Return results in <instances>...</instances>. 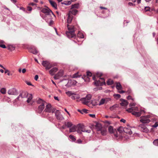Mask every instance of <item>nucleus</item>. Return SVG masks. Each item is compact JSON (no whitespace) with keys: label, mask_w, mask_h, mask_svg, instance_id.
I'll list each match as a JSON object with an SVG mask.
<instances>
[{"label":"nucleus","mask_w":158,"mask_h":158,"mask_svg":"<svg viewBox=\"0 0 158 158\" xmlns=\"http://www.w3.org/2000/svg\"><path fill=\"white\" fill-rule=\"evenodd\" d=\"M67 27L68 31H66V34L69 38H74L76 37V35L75 34V31L74 29V26H70L67 24Z\"/></svg>","instance_id":"f257e3e1"},{"label":"nucleus","mask_w":158,"mask_h":158,"mask_svg":"<svg viewBox=\"0 0 158 158\" xmlns=\"http://www.w3.org/2000/svg\"><path fill=\"white\" fill-rule=\"evenodd\" d=\"M41 11L45 14V16L43 18V19L45 20H46L47 18L48 19H51V14L53 15L52 11L47 7L46 8H42Z\"/></svg>","instance_id":"f03ea898"},{"label":"nucleus","mask_w":158,"mask_h":158,"mask_svg":"<svg viewBox=\"0 0 158 158\" xmlns=\"http://www.w3.org/2000/svg\"><path fill=\"white\" fill-rule=\"evenodd\" d=\"M93 79L95 81L94 84L96 86H102L105 84V80L103 78H100L98 81L96 80V77L95 76L93 77Z\"/></svg>","instance_id":"7ed1b4c3"},{"label":"nucleus","mask_w":158,"mask_h":158,"mask_svg":"<svg viewBox=\"0 0 158 158\" xmlns=\"http://www.w3.org/2000/svg\"><path fill=\"white\" fill-rule=\"evenodd\" d=\"M28 95V94L26 91H21L19 96L15 100V101H17V100L21 101L22 100L23 98L27 97Z\"/></svg>","instance_id":"20e7f679"},{"label":"nucleus","mask_w":158,"mask_h":158,"mask_svg":"<svg viewBox=\"0 0 158 158\" xmlns=\"http://www.w3.org/2000/svg\"><path fill=\"white\" fill-rule=\"evenodd\" d=\"M151 115H150L141 116L140 117V121L143 123H148L150 122V120L149 119Z\"/></svg>","instance_id":"39448f33"},{"label":"nucleus","mask_w":158,"mask_h":158,"mask_svg":"<svg viewBox=\"0 0 158 158\" xmlns=\"http://www.w3.org/2000/svg\"><path fill=\"white\" fill-rule=\"evenodd\" d=\"M55 110V109L54 108L52 107L50 104H48L46 106V108L44 109V111L48 113L52 112L53 113Z\"/></svg>","instance_id":"423d86ee"},{"label":"nucleus","mask_w":158,"mask_h":158,"mask_svg":"<svg viewBox=\"0 0 158 158\" xmlns=\"http://www.w3.org/2000/svg\"><path fill=\"white\" fill-rule=\"evenodd\" d=\"M91 97V95L89 94L87 95L85 97L81 98L80 100L84 104L86 105L88 102H89Z\"/></svg>","instance_id":"0eeeda50"},{"label":"nucleus","mask_w":158,"mask_h":158,"mask_svg":"<svg viewBox=\"0 0 158 158\" xmlns=\"http://www.w3.org/2000/svg\"><path fill=\"white\" fill-rule=\"evenodd\" d=\"M42 64L47 70L50 69L52 67V64L49 62L47 61H43Z\"/></svg>","instance_id":"6e6552de"},{"label":"nucleus","mask_w":158,"mask_h":158,"mask_svg":"<svg viewBox=\"0 0 158 158\" xmlns=\"http://www.w3.org/2000/svg\"><path fill=\"white\" fill-rule=\"evenodd\" d=\"M139 130L142 131L147 133L148 132L149 130L143 124H141L139 126Z\"/></svg>","instance_id":"1a4fd4ad"},{"label":"nucleus","mask_w":158,"mask_h":158,"mask_svg":"<svg viewBox=\"0 0 158 158\" xmlns=\"http://www.w3.org/2000/svg\"><path fill=\"white\" fill-rule=\"evenodd\" d=\"M55 116L56 118L59 120H62L64 118L60 114V113L58 110H56L55 112Z\"/></svg>","instance_id":"9d476101"},{"label":"nucleus","mask_w":158,"mask_h":158,"mask_svg":"<svg viewBox=\"0 0 158 158\" xmlns=\"http://www.w3.org/2000/svg\"><path fill=\"white\" fill-rule=\"evenodd\" d=\"M8 94L9 95H17L18 94V92L16 89L12 88L8 91Z\"/></svg>","instance_id":"9b49d317"},{"label":"nucleus","mask_w":158,"mask_h":158,"mask_svg":"<svg viewBox=\"0 0 158 158\" xmlns=\"http://www.w3.org/2000/svg\"><path fill=\"white\" fill-rule=\"evenodd\" d=\"M63 74V71L62 70H60L59 72L54 76L55 79L57 80L62 77Z\"/></svg>","instance_id":"f8f14e48"},{"label":"nucleus","mask_w":158,"mask_h":158,"mask_svg":"<svg viewBox=\"0 0 158 158\" xmlns=\"http://www.w3.org/2000/svg\"><path fill=\"white\" fill-rule=\"evenodd\" d=\"M92 75V73L90 72H87V75L86 76L84 75L82 77L83 79H84L85 81H88L89 80V79L88 78L89 77L91 76Z\"/></svg>","instance_id":"ddd939ff"},{"label":"nucleus","mask_w":158,"mask_h":158,"mask_svg":"<svg viewBox=\"0 0 158 158\" xmlns=\"http://www.w3.org/2000/svg\"><path fill=\"white\" fill-rule=\"evenodd\" d=\"M79 128L80 129L81 132H86L88 133H89L91 132V130H86L85 128V126L83 125L80 124L79 126Z\"/></svg>","instance_id":"4468645a"},{"label":"nucleus","mask_w":158,"mask_h":158,"mask_svg":"<svg viewBox=\"0 0 158 158\" xmlns=\"http://www.w3.org/2000/svg\"><path fill=\"white\" fill-rule=\"evenodd\" d=\"M94 127H95L97 131H100L102 128V125L101 124L99 123H97L94 126H93Z\"/></svg>","instance_id":"2eb2a0df"},{"label":"nucleus","mask_w":158,"mask_h":158,"mask_svg":"<svg viewBox=\"0 0 158 158\" xmlns=\"http://www.w3.org/2000/svg\"><path fill=\"white\" fill-rule=\"evenodd\" d=\"M45 105L44 103H42L40 105L38 108V113H40L44 109V108Z\"/></svg>","instance_id":"dca6fc26"},{"label":"nucleus","mask_w":158,"mask_h":158,"mask_svg":"<svg viewBox=\"0 0 158 158\" xmlns=\"http://www.w3.org/2000/svg\"><path fill=\"white\" fill-rule=\"evenodd\" d=\"M120 101L122 102L121 103H120V104L122 106H127L128 104V102L127 100H126L123 99H120Z\"/></svg>","instance_id":"f3484780"},{"label":"nucleus","mask_w":158,"mask_h":158,"mask_svg":"<svg viewBox=\"0 0 158 158\" xmlns=\"http://www.w3.org/2000/svg\"><path fill=\"white\" fill-rule=\"evenodd\" d=\"M58 69L57 68H53L49 71V73L51 75H54V73L58 71Z\"/></svg>","instance_id":"a211bd4d"},{"label":"nucleus","mask_w":158,"mask_h":158,"mask_svg":"<svg viewBox=\"0 0 158 158\" xmlns=\"http://www.w3.org/2000/svg\"><path fill=\"white\" fill-rule=\"evenodd\" d=\"M143 110H141L139 112H136L135 111H133L132 112V114L133 115L135 116L136 117H139L141 115V113L142 112H143Z\"/></svg>","instance_id":"6ab92c4d"},{"label":"nucleus","mask_w":158,"mask_h":158,"mask_svg":"<svg viewBox=\"0 0 158 158\" xmlns=\"http://www.w3.org/2000/svg\"><path fill=\"white\" fill-rule=\"evenodd\" d=\"M73 18V16L72 15L68 14V17L67 19V23L69 24L70 23L72 22Z\"/></svg>","instance_id":"aec40b11"},{"label":"nucleus","mask_w":158,"mask_h":158,"mask_svg":"<svg viewBox=\"0 0 158 158\" xmlns=\"http://www.w3.org/2000/svg\"><path fill=\"white\" fill-rule=\"evenodd\" d=\"M78 12V10L75 9H72L70 10L69 11V12L68 14L72 15H75Z\"/></svg>","instance_id":"412c9836"},{"label":"nucleus","mask_w":158,"mask_h":158,"mask_svg":"<svg viewBox=\"0 0 158 158\" xmlns=\"http://www.w3.org/2000/svg\"><path fill=\"white\" fill-rule=\"evenodd\" d=\"M77 129V127L76 126L74 125L72 127H71L69 130V132H74L76 131V130Z\"/></svg>","instance_id":"4be33fe9"},{"label":"nucleus","mask_w":158,"mask_h":158,"mask_svg":"<svg viewBox=\"0 0 158 158\" xmlns=\"http://www.w3.org/2000/svg\"><path fill=\"white\" fill-rule=\"evenodd\" d=\"M124 132L130 135H131L132 133L131 130L130 128L127 127H124Z\"/></svg>","instance_id":"5701e85b"},{"label":"nucleus","mask_w":158,"mask_h":158,"mask_svg":"<svg viewBox=\"0 0 158 158\" xmlns=\"http://www.w3.org/2000/svg\"><path fill=\"white\" fill-rule=\"evenodd\" d=\"M50 3L51 6L53 7L55 9H56L57 8V5L53 1H49Z\"/></svg>","instance_id":"b1692460"},{"label":"nucleus","mask_w":158,"mask_h":158,"mask_svg":"<svg viewBox=\"0 0 158 158\" xmlns=\"http://www.w3.org/2000/svg\"><path fill=\"white\" fill-rule=\"evenodd\" d=\"M64 124L65 126L67 127L68 128H70L73 126V124L72 123L70 122H65Z\"/></svg>","instance_id":"393cba45"},{"label":"nucleus","mask_w":158,"mask_h":158,"mask_svg":"<svg viewBox=\"0 0 158 158\" xmlns=\"http://www.w3.org/2000/svg\"><path fill=\"white\" fill-rule=\"evenodd\" d=\"M101 133L103 135H106L107 133V130L106 129L103 128L101 131Z\"/></svg>","instance_id":"a878e982"},{"label":"nucleus","mask_w":158,"mask_h":158,"mask_svg":"<svg viewBox=\"0 0 158 158\" xmlns=\"http://www.w3.org/2000/svg\"><path fill=\"white\" fill-rule=\"evenodd\" d=\"M79 6V3H77L73 5H72L71 6V9H72L74 8H78Z\"/></svg>","instance_id":"bb28decb"},{"label":"nucleus","mask_w":158,"mask_h":158,"mask_svg":"<svg viewBox=\"0 0 158 158\" xmlns=\"http://www.w3.org/2000/svg\"><path fill=\"white\" fill-rule=\"evenodd\" d=\"M71 3V2L70 1H64L61 4H64L66 5H69Z\"/></svg>","instance_id":"cd10ccee"},{"label":"nucleus","mask_w":158,"mask_h":158,"mask_svg":"<svg viewBox=\"0 0 158 158\" xmlns=\"http://www.w3.org/2000/svg\"><path fill=\"white\" fill-rule=\"evenodd\" d=\"M29 52L34 54H36L38 53V52L35 49H31L29 50Z\"/></svg>","instance_id":"c85d7f7f"},{"label":"nucleus","mask_w":158,"mask_h":158,"mask_svg":"<svg viewBox=\"0 0 158 158\" xmlns=\"http://www.w3.org/2000/svg\"><path fill=\"white\" fill-rule=\"evenodd\" d=\"M74 95L72 97V98L74 100L78 99L80 98V95L78 94H74Z\"/></svg>","instance_id":"c756f323"},{"label":"nucleus","mask_w":158,"mask_h":158,"mask_svg":"<svg viewBox=\"0 0 158 158\" xmlns=\"http://www.w3.org/2000/svg\"><path fill=\"white\" fill-rule=\"evenodd\" d=\"M33 97L32 94H29V97L27 100V103H29L32 99Z\"/></svg>","instance_id":"7c9ffc66"},{"label":"nucleus","mask_w":158,"mask_h":158,"mask_svg":"<svg viewBox=\"0 0 158 158\" xmlns=\"http://www.w3.org/2000/svg\"><path fill=\"white\" fill-rule=\"evenodd\" d=\"M116 88L118 90H120L122 89V87L120 83L118 82L117 83Z\"/></svg>","instance_id":"2f4dec72"},{"label":"nucleus","mask_w":158,"mask_h":158,"mask_svg":"<svg viewBox=\"0 0 158 158\" xmlns=\"http://www.w3.org/2000/svg\"><path fill=\"white\" fill-rule=\"evenodd\" d=\"M77 36L80 38H84V35L83 33L79 31L77 35Z\"/></svg>","instance_id":"473e14b6"},{"label":"nucleus","mask_w":158,"mask_h":158,"mask_svg":"<svg viewBox=\"0 0 158 158\" xmlns=\"http://www.w3.org/2000/svg\"><path fill=\"white\" fill-rule=\"evenodd\" d=\"M7 48L10 51H12L15 50V48L12 45H10L8 46Z\"/></svg>","instance_id":"72a5a7b5"},{"label":"nucleus","mask_w":158,"mask_h":158,"mask_svg":"<svg viewBox=\"0 0 158 158\" xmlns=\"http://www.w3.org/2000/svg\"><path fill=\"white\" fill-rule=\"evenodd\" d=\"M81 76V75H79L78 74V72H77L73 75L72 77L73 78H76L80 77Z\"/></svg>","instance_id":"f704fd0d"},{"label":"nucleus","mask_w":158,"mask_h":158,"mask_svg":"<svg viewBox=\"0 0 158 158\" xmlns=\"http://www.w3.org/2000/svg\"><path fill=\"white\" fill-rule=\"evenodd\" d=\"M117 130L120 133H121L123 131L124 132V128L122 127H120L118 128Z\"/></svg>","instance_id":"c9c22d12"},{"label":"nucleus","mask_w":158,"mask_h":158,"mask_svg":"<svg viewBox=\"0 0 158 158\" xmlns=\"http://www.w3.org/2000/svg\"><path fill=\"white\" fill-rule=\"evenodd\" d=\"M117 107H118V105H114L113 106L110 107V109L111 110L113 111V110H114L116 109V108H117Z\"/></svg>","instance_id":"e433bc0d"},{"label":"nucleus","mask_w":158,"mask_h":158,"mask_svg":"<svg viewBox=\"0 0 158 158\" xmlns=\"http://www.w3.org/2000/svg\"><path fill=\"white\" fill-rule=\"evenodd\" d=\"M80 124H78L77 125V129L76 130V131L79 134H81V132L80 129L79 128V126Z\"/></svg>","instance_id":"4c0bfd02"},{"label":"nucleus","mask_w":158,"mask_h":158,"mask_svg":"<svg viewBox=\"0 0 158 158\" xmlns=\"http://www.w3.org/2000/svg\"><path fill=\"white\" fill-rule=\"evenodd\" d=\"M69 138L70 139H71L72 141H75L76 140L75 137L72 135H70L69 136Z\"/></svg>","instance_id":"58836bf2"},{"label":"nucleus","mask_w":158,"mask_h":158,"mask_svg":"<svg viewBox=\"0 0 158 158\" xmlns=\"http://www.w3.org/2000/svg\"><path fill=\"white\" fill-rule=\"evenodd\" d=\"M108 131L110 133H113L114 132L113 128L112 126H110L108 127Z\"/></svg>","instance_id":"ea45409f"},{"label":"nucleus","mask_w":158,"mask_h":158,"mask_svg":"<svg viewBox=\"0 0 158 158\" xmlns=\"http://www.w3.org/2000/svg\"><path fill=\"white\" fill-rule=\"evenodd\" d=\"M105 100L104 99L102 98V99L100 101V102L98 104L100 106L102 105L105 102Z\"/></svg>","instance_id":"a19ab883"},{"label":"nucleus","mask_w":158,"mask_h":158,"mask_svg":"<svg viewBox=\"0 0 158 158\" xmlns=\"http://www.w3.org/2000/svg\"><path fill=\"white\" fill-rule=\"evenodd\" d=\"M113 83V81L109 79L107 82V84L108 85H111Z\"/></svg>","instance_id":"79ce46f5"},{"label":"nucleus","mask_w":158,"mask_h":158,"mask_svg":"<svg viewBox=\"0 0 158 158\" xmlns=\"http://www.w3.org/2000/svg\"><path fill=\"white\" fill-rule=\"evenodd\" d=\"M37 103L38 104H42V103H44V102L42 100L41 98H39V99L37 100Z\"/></svg>","instance_id":"37998d69"},{"label":"nucleus","mask_w":158,"mask_h":158,"mask_svg":"<svg viewBox=\"0 0 158 158\" xmlns=\"http://www.w3.org/2000/svg\"><path fill=\"white\" fill-rule=\"evenodd\" d=\"M153 143L155 145L158 146V139L154 140Z\"/></svg>","instance_id":"c03bdc74"},{"label":"nucleus","mask_w":158,"mask_h":158,"mask_svg":"<svg viewBox=\"0 0 158 158\" xmlns=\"http://www.w3.org/2000/svg\"><path fill=\"white\" fill-rule=\"evenodd\" d=\"M6 92V89L5 88H2L0 89V92L3 94H5Z\"/></svg>","instance_id":"a18cd8bd"},{"label":"nucleus","mask_w":158,"mask_h":158,"mask_svg":"<svg viewBox=\"0 0 158 158\" xmlns=\"http://www.w3.org/2000/svg\"><path fill=\"white\" fill-rule=\"evenodd\" d=\"M114 98L117 99L120 98L121 97L120 95L119 94H114Z\"/></svg>","instance_id":"49530a36"},{"label":"nucleus","mask_w":158,"mask_h":158,"mask_svg":"<svg viewBox=\"0 0 158 158\" xmlns=\"http://www.w3.org/2000/svg\"><path fill=\"white\" fill-rule=\"evenodd\" d=\"M66 94L69 96H70L74 94V93H73L71 91H68L66 92Z\"/></svg>","instance_id":"de8ad7c7"},{"label":"nucleus","mask_w":158,"mask_h":158,"mask_svg":"<svg viewBox=\"0 0 158 158\" xmlns=\"http://www.w3.org/2000/svg\"><path fill=\"white\" fill-rule=\"evenodd\" d=\"M102 73H101L98 72L96 74V76H95L96 77H100L102 76Z\"/></svg>","instance_id":"09e8293b"},{"label":"nucleus","mask_w":158,"mask_h":158,"mask_svg":"<svg viewBox=\"0 0 158 158\" xmlns=\"http://www.w3.org/2000/svg\"><path fill=\"white\" fill-rule=\"evenodd\" d=\"M126 110L128 112L132 113L133 112V107L128 108Z\"/></svg>","instance_id":"8fccbe9b"},{"label":"nucleus","mask_w":158,"mask_h":158,"mask_svg":"<svg viewBox=\"0 0 158 158\" xmlns=\"http://www.w3.org/2000/svg\"><path fill=\"white\" fill-rule=\"evenodd\" d=\"M158 126V122H156L152 126V127L153 128H156Z\"/></svg>","instance_id":"3c124183"},{"label":"nucleus","mask_w":158,"mask_h":158,"mask_svg":"<svg viewBox=\"0 0 158 158\" xmlns=\"http://www.w3.org/2000/svg\"><path fill=\"white\" fill-rule=\"evenodd\" d=\"M70 82H72V84H75L77 83V82L75 80H74L69 81L68 82L69 83Z\"/></svg>","instance_id":"603ef678"},{"label":"nucleus","mask_w":158,"mask_h":158,"mask_svg":"<svg viewBox=\"0 0 158 158\" xmlns=\"http://www.w3.org/2000/svg\"><path fill=\"white\" fill-rule=\"evenodd\" d=\"M133 111H137L138 110V108L137 107H133Z\"/></svg>","instance_id":"864d4df0"},{"label":"nucleus","mask_w":158,"mask_h":158,"mask_svg":"<svg viewBox=\"0 0 158 158\" xmlns=\"http://www.w3.org/2000/svg\"><path fill=\"white\" fill-rule=\"evenodd\" d=\"M127 99L128 100H132V101L134 100V99L132 98L131 96H128L127 97Z\"/></svg>","instance_id":"5fc2aeb1"},{"label":"nucleus","mask_w":158,"mask_h":158,"mask_svg":"<svg viewBox=\"0 0 158 158\" xmlns=\"http://www.w3.org/2000/svg\"><path fill=\"white\" fill-rule=\"evenodd\" d=\"M87 110L85 109H83L82 110V111L83 112V113H87Z\"/></svg>","instance_id":"6e6d98bb"},{"label":"nucleus","mask_w":158,"mask_h":158,"mask_svg":"<svg viewBox=\"0 0 158 158\" xmlns=\"http://www.w3.org/2000/svg\"><path fill=\"white\" fill-rule=\"evenodd\" d=\"M32 9L31 7L30 6H28L27 7V10L29 11H31L32 10Z\"/></svg>","instance_id":"4d7b16f0"},{"label":"nucleus","mask_w":158,"mask_h":158,"mask_svg":"<svg viewBox=\"0 0 158 158\" xmlns=\"http://www.w3.org/2000/svg\"><path fill=\"white\" fill-rule=\"evenodd\" d=\"M135 103L134 102L131 103L129 104V106H135Z\"/></svg>","instance_id":"13d9d810"},{"label":"nucleus","mask_w":158,"mask_h":158,"mask_svg":"<svg viewBox=\"0 0 158 158\" xmlns=\"http://www.w3.org/2000/svg\"><path fill=\"white\" fill-rule=\"evenodd\" d=\"M0 47L4 48H6V46L4 44H0Z\"/></svg>","instance_id":"bf43d9fd"},{"label":"nucleus","mask_w":158,"mask_h":158,"mask_svg":"<svg viewBox=\"0 0 158 158\" xmlns=\"http://www.w3.org/2000/svg\"><path fill=\"white\" fill-rule=\"evenodd\" d=\"M150 10V7H145V11H148Z\"/></svg>","instance_id":"052dcab7"},{"label":"nucleus","mask_w":158,"mask_h":158,"mask_svg":"<svg viewBox=\"0 0 158 158\" xmlns=\"http://www.w3.org/2000/svg\"><path fill=\"white\" fill-rule=\"evenodd\" d=\"M89 116L92 118H94L95 117V115L94 114H89Z\"/></svg>","instance_id":"680f3d73"},{"label":"nucleus","mask_w":158,"mask_h":158,"mask_svg":"<svg viewBox=\"0 0 158 158\" xmlns=\"http://www.w3.org/2000/svg\"><path fill=\"white\" fill-rule=\"evenodd\" d=\"M38 77H39L38 76V75H35V77H34V79L35 80L37 81L38 78Z\"/></svg>","instance_id":"e2e57ef3"},{"label":"nucleus","mask_w":158,"mask_h":158,"mask_svg":"<svg viewBox=\"0 0 158 158\" xmlns=\"http://www.w3.org/2000/svg\"><path fill=\"white\" fill-rule=\"evenodd\" d=\"M120 122H123L124 123H125L126 122V121L124 119H123V118H122L120 120Z\"/></svg>","instance_id":"0e129e2a"},{"label":"nucleus","mask_w":158,"mask_h":158,"mask_svg":"<svg viewBox=\"0 0 158 158\" xmlns=\"http://www.w3.org/2000/svg\"><path fill=\"white\" fill-rule=\"evenodd\" d=\"M77 143H82V141L80 139H78L77 140Z\"/></svg>","instance_id":"69168bd1"},{"label":"nucleus","mask_w":158,"mask_h":158,"mask_svg":"<svg viewBox=\"0 0 158 158\" xmlns=\"http://www.w3.org/2000/svg\"><path fill=\"white\" fill-rule=\"evenodd\" d=\"M100 8L101 9H105V10H107V9L106 8V7H103L102 6H100Z\"/></svg>","instance_id":"338daca9"},{"label":"nucleus","mask_w":158,"mask_h":158,"mask_svg":"<svg viewBox=\"0 0 158 158\" xmlns=\"http://www.w3.org/2000/svg\"><path fill=\"white\" fill-rule=\"evenodd\" d=\"M29 5L34 6L36 5V4L34 3H31L29 4Z\"/></svg>","instance_id":"774afa93"}]
</instances>
